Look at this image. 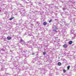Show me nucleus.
Wrapping results in <instances>:
<instances>
[{"mask_svg": "<svg viewBox=\"0 0 76 76\" xmlns=\"http://www.w3.org/2000/svg\"><path fill=\"white\" fill-rule=\"evenodd\" d=\"M74 36L75 37H76V35H75Z\"/></svg>", "mask_w": 76, "mask_h": 76, "instance_id": "45", "label": "nucleus"}, {"mask_svg": "<svg viewBox=\"0 0 76 76\" xmlns=\"http://www.w3.org/2000/svg\"><path fill=\"white\" fill-rule=\"evenodd\" d=\"M24 41H23L22 42H21V44H22V45H23V43H24Z\"/></svg>", "mask_w": 76, "mask_h": 76, "instance_id": "24", "label": "nucleus"}, {"mask_svg": "<svg viewBox=\"0 0 76 76\" xmlns=\"http://www.w3.org/2000/svg\"><path fill=\"white\" fill-rule=\"evenodd\" d=\"M53 31L55 32H57V30L58 29L57 27L55 26H54L53 28Z\"/></svg>", "mask_w": 76, "mask_h": 76, "instance_id": "3", "label": "nucleus"}, {"mask_svg": "<svg viewBox=\"0 0 76 76\" xmlns=\"http://www.w3.org/2000/svg\"><path fill=\"white\" fill-rule=\"evenodd\" d=\"M25 76V75H23V76Z\"/></svg>", "mask_w": 76, "mask_h": 76, "instance_id": "47", "label": "nucleus"}, {"mask_svg": "<svg viewBox=\"0 0 76 76\" xmlns=\"http://www.w3.org/2000/svg\"><path fill=\"white\" fill-rule=\"evenodd\" d=\"M28 36H32V34L30 32H28Z\"/></svg>", "mask_w": 76, "mask_h": 76, "instance_id": "13", "label": "nucleus"}, {"mask_svg": "<svg viewBox=\"0 0 76 76\" xmlns=\"http://www.w3.org/2000/svg\"><path fill=\"white\" fill-rule=\"evenodd\" d=\"M18 65H17V66H15L14 67V69H19V68H18Z\"/></svg>", "mask_w": 76, "mask_h": 76, "instance_id": "10", "label": "nucleus"}, {"mask_svg": "<svg viewBox=\"0 0 76 76\" xmlns=\"http://www.w3.org/2000/svg\"><path fill=\"white\" fill-rule=\"evenodd\" d=\"M33 46L34 47L37 48V44H34L33 45Z\"/></svg>", "mask_w": 76, "mask_h": 76, "instance_id": "14", "label": "nucleus"}, {"mask_svg": "<svg viewBox=\"0 0 76 76\" xmlns=\"http://www.w3.org/2000/svg\"><path fill=\"white\" fill-rule=\"evenodd\" d=\"M45 47H48V45H46L45 46Z\"/></svg>", "mask_w": 76, "mask_h": 76, "instance_id": "46", "label": "nucleus"}, {"mask_svg": "<svg viewBox=\"0 0 76 76\" xmlns=\"http://www.w3.org/2000/svg\"><path fill=\"white\" fill-rule=\"evenodd\" d=\"M15 18L13 17H11V18L10 19V20H12L13 19H14Z\"/></svg>", "mask_w": 76, "mask_h": 76, "instance_id": "22", "label": "nucleus"}, {"mask_svg": "<svg viewBox=\"0 0 76 76\" xmlns=\"http://www.w3.org/2000/svg\"><path fill=\"white\" fill-rule=\"evenodd\" d=\"M21 1H23V2L24 3H25V4H28V3H29V4H30L31 5H32V3L31 1H30L29 2H28L25 0H21Z\"/></svg>", "mask_w": 76, "mask_h": 76, "instance_id": "5", "label": "nucleus"}, {"mask_svg": "<svg viewBox=\"0 0 76 76\" xmlns=\"http://www.w3.org/2000/svg\"><path fill=\"white\" fill-rule=\"evenodd\" d=\"M43 55H45V54H46V52H44L43 53Z\"/></svg>", "mask_w": 76, "mask_h": 76, "instance_id": "30", "label": "nucleus"}, {"mask_svg": "<svg viewBox=\"0 0 76 76\" xmlns=\"http://www.w3.org/2000/svg\"><path fill=\"white\" fill-rule=\"evenodd\" d=\"M37 61V58H34L33 59V60L31 61L32 63H34L35 61Z\"/></svg>", "mask_w": 76, "mask_h": 76, "instance_id": "7", "label": "nucleus"}, {"mask_svg": "<svg viewBox=\"0 0 76 76\" xmlns=\"http://www.w3.org/2000/svg\"><path fill=\"white\" fill-rule=\"evenodd\" d=\"M2 38H3V39H4V38H6V37H3Z\"/></svg>", "mask_w": 76, "mask_h": 76, "instance_id": "42", "label": "nucleus"}, {"mask_svg": "<svg viewBox=\"0 0 76 76\" xmlns=\"http://www.w3.org/2000/svg\"><path fill=\"white\" fill-rule=\"evenodd\" d=\"M36 55H38V54H36Z\"/></svg>", "mask_w": 76, "mask_h": 76, "instance_id": "54", "label": "nucleus"}, {"mask_svg": "<svg viewBox=\"0 0 76 76\" xmlns=\"http://www.w3.org/2000/svg\"><path fill=\"white\" fill-rule=\"evenodd\" d=\"M32 41H29L27 42V46L28 48H31L32 47V45H31Z\"/></svg>", "mask_w": 76, "mask_h": 76, "instance_id": "2", "label": "nucleus"}, {"mask_svg": "<svg viewBox=\"0 0 76 76\" xmlns=\"http://www.w3.org/2000/svg\"><path fill=\"white\" fill-rule=\"evenodd\" d=\"M37 48H38V50L40 51L41 50V47H42V46L39 44L37 45Z\"/></svg>", "mask_w": 76, "mask_h": 76, "instance_id": "6", "label": "nucleus"}, {"mask_svg": "<svg viewBox=\"0 0 76 76\" xmlns=\"http://www.w3.org/2000/svg\"><path fill=\"white\" fill-rule=\"evenodd\" d=\"M25 35H26V33H25Z\"/></svg>", "mask_w": 76, "mask_h": 76, "instance_id": "50", "label": "nucleus"}, {"mask_svg": "<svg viewBox=\"0 0 76 76\" xmlns=\"http://www.w3.org/2000/svg\"><path fill=\"white\" fill-rule=\"evenodd\" d=\"M63 47L64 48H66L67 47V45L66 44H65L63 46Z\"/></svg>", "mask_w": 76, "mask_h": 76, "instance_id": "11", "label": "nucleus"}, {"mask_svg": "<svg viewBox=\"0 0 76 76\" xmlns=\"http://www.w3.org/2000/svg\"><path fill=\"white\" fill-rule=\"evenodd\" d=\"M55 20H56V21H58V19H55Z\"/></svg>", "mask_w": 76, "mask_h": 76, "instance_id": "39", "label": "nucleus"}, {"mask_svg": "<svg viewBox=\"0 0 76 76\" xmlns=\"http://www.w3.org/2000/svg\"><path fill=\"white\" fill-rule=\"evenodd\" d=\"M5 61V60H3V62L4 61Z\"/></svg>", "mask_w": 76, "mask_h": 76, "instance_id": "48", "label": "nucleus"}, {"mask_svg": "<svg viewBox=\"0 0 76 76\" xmlns=\"http://www.w3.org/2000/svg\"><path fill=\"white\" fill-rule=\"evenodd\" d=\"M5 74L6 75V76H7V75H9V73H5Z\"/></svg>", "mask_w": 76, "mask_h": 76, "instance_id": "38", "label": "nucleus"}, {"mask_svg": "<svg viewBox=\"0 0 76 76\" xmlns=\"http://www.w3.org/2000/svg\"><path fill=\"white\" fill-rule=\"evenodd\" d=\"M42 62L41 61H38V62H37V64L38 65H40V64H42Z\"/></svg>", "mask_w": 76, "mask_h": 76, "instance_id": "8", "label": "nucleus"}, {"mask_svg": "<svg viewBox=\"0 0 76 76\" xmlns=\"http://www.w3.org/2000/svg\"><path fill=\"white\" fill-rule=\"evenodd\" d=\"M22 41H23V39H21L20 40V42H22Z\"/></svg>", "mask_w": 76, "mask_h": 76, "instance_id": "33", "label": "nucleus"}, {"mask_svg": "<svg viewBox=\"0 0 76 76\" xmlns=\"http://www.w3.org/2000/svg\"><path fill=\"white\" fill-rule=\"evenodd\" d=\"M29 0H28V1H29Z\"/></svg>", "mask_w": 76, "mask_h": 76, "instance_id": "57", "label": "nucleus"}, {"mask_svg": "<svg viewBox=\"0 0 76 76\" xmlns=\"http://www.w3.org/2000/svg\"><path fill=\"white\" fill-rule=\"evenodd\" d=\"M36 3H37V4H40L39 2H36Z\"/></svg>", "mask_w": 76, "mask_h": 76, "instance_id": "36", "label": "nucleus"}, {"mask_svg": "<svg viewBox=\"0 0 76 76\" xmlns=\"http://www.w3.org/2000/svg\"><path fill=\"white\" fill-rule=\"evenodd\" d=\"M24 62H25V63H26V60H24Z\"/></svg>", "mask_w": 76, "mask_h": 76, "instance_id": "43", "label": "nucleus"}, {"mask_svg": "<svg viewBox=\"0 0 76 76\" xmlns=\"http://www.w3.org/2000/svg\"><path fill=\"white\" fill-rule=\"evenodd\" d=\"M58 66H61V63L60 62H59L58 63Z\"/></svg>", "mask_w": 76, "mask_h": 76, "instance_id": "18", "label": "nucleus"}, {"mask_svg": "<svg viewBox=\"0 0 76 76\" xmlns=\"http://www.w3.org/2000/svg\"><path fill=\"white\" fill-rule=\"evenodd\" d=\"M5 65H6V64H2V67H4L5 66Z\"/></svg>", "mask_w": 76, "mask_h": 76, "instance_id": "19", "label": "nucleus"}, {"mask_svg": "<svg viewBox=\"0 0 76 76\" xmlns=\"http://www.w3.org/2000/svg\"><path fill=\"white\" fill-rule=\"evenodd\" d=\"M14 3H16V2H15V1H14Z\"/></svg>", "mask_w": 76, "mask_h": 76, "instance_id": "51", "label": "nucleus"}, {"mask_svg": "<svg viewBox=\"0 0 76 76\" xmlns=\"http://www.w3.org/2000/svg\"><path fill=\"white\" fill-rule=\"evenodd\" d=\"M33 10V9H31V10Z\"/></svg>", "mask_w": 76, "mask_h": 76, "instance_id": "49", "label": "nucleus"}, {"mask_svg": "<svg viewBox=\"0 0 76 76\" xmlns=\"http://www.w3.org/2000/svg\"><path fill=\"white\" fill-rule=\"evenodd\" d=\"M70 66H67V69L68 70H69L70 69Z\"/></svg>", "mask_w": 76, "mask_h": 76, "instance_id": "20", "label": "nucleus"}, {"mask_svg": "<svg viewBox=\"0 0 76 76\" xmlns=\"http://www.w3.org/2000/svg\"><path fill=\"white\" fill-rule=\"evenodd\" d=\"M61 20H62V21H63V22H65V20L63 19H62Z\"/></svg>", "mask_w": 76, "mask_h": 76, "instance_id": "32", "label": "nucleus"}, {"mask_svg": "<svg viewBox=\"0 0 76 76\" xmlns=\"http://www.w3.org/2000/svg\"><path fill=\"white\" fill-rule=\"evenodd\" d=\"M0 71H1V69H0Z\"/></svg>", "mask_w": 76, "mask_h": 76, "instance_id": "53", "label": "nucleus"}, {"mask_svg": "<svg viewBox=\"0 0 76 76\" xmlns=\"http://www.w3.org/2000/svg\"><path fill=\"white\" fill-rule=\"evenodd\" d=\"M51 22H52V20H49V23H51Z\"/></svg>", "mask_w": 76, "mask_h": 76, "instance_id": "31", "label": "nucleus"}, {"mask_svg": "<svg viewBox=\"0 0 76 76\" xmlns=\"http://www.w3.org/2000/svg\"><path fill=\"white\" fill-rule=\"evenodd\" d=\"M7 39H8V40H10V39H11L12 37H7Z\"/></svg>", "mask_w": 76, "mask_h": 76, "instance_id": "15", "label": "nucleus"}, {"mask_svg": "<svg viewBox=\"0 0 76 76\" xmlns=\"http://www.w3.org/2000/svg\"><path fill=\"white\" fill-rule=\"evenodd\" d=\"M21 13L22 14V16H25L26 15V11H25V10H21Z\"/></svg>", "mask_w": 76, "mask_h": 76, "instance_id": "4", "label": "nucleus"}, {"mask_svg": "<svg viewBox=\"0 0 76 76\" xmlns=\"http://www.w3.org/2000/svg\"><path fill=\"white\" fill-rule=\"evenodd\" d=\"M1 50H2V51H5L3 49H2Z\"/></svg>", "mask_w": 76, "mask_h": 76, "instance_id": "41", "label": "nucleus"}, {"mask_svg": "<svg viewBox=\"0 0 76 76\" xmlns=\"http://www.w3.org/2000/svg\"><path fill=\"white\" fill-rule=\"evenodd\" d=\"M28 20H27L26 21V22H28Z\"/></svg>", "mask_w": 76, "mask_h": 76, "instance_id": "44", "label": "nucleus"}, {"mask_svg": "<svg viewBox=\"0 0 76 76\" xmlns=\"http://www.w3.org/2000/svg\"><path fill=\"white\" fill-rule=\"evenodd\" d=\"M63 10H66V8H64L63 9Z\"/></svg>", "mask_w": 76, "mask_h": 76, "instance_id": "37", "label": "nucleus"}, {"mask_svg": "<svg viewBox=\"0 0 76 76\" xmlns=\"http://www.w3.org/2000/svg\"><path fill=\"white\" fill-rule=\"evenodd\" d=\"M19 50L21 51V52H17L18 54L19 55L20 57L17 56L15 57V59L14 58H11V61L12 62H19L18 60H19L20 57H23V56H25L26 58H28L29 57V55L27 54V53H28V51L27 50H25L23 49H21Z\"/></svg>", "mask_w": 76, "mask_h": 76, "instance_id": "1", "label": "nucleus"}, {"mask_svg": "<svg viewBox=\"0 0 76 76\" xmlns=\"http://www.w3.org/2000/svg\"><path fill=\"white\" fill-rule=\"evenodd\" d=\"M43 25L45 26L46 25H47V22H44V23H43Z\"/></svg>", "mask_w": 76, "mask_h": 76, "instance_id": "17", "label": "nucleus"}, {"mask_svg": "<svg viewBox=\"0 0 76 76\" xmlns=\"http://www.w3.org/2000/svg\"><path fill=\"white\" fill-rule=\"evenodd\" d=\"M75 36H74L73 37H72V39H75Z\"/></svg>", "mask_w": 76, "mask_h": 76, "instance_id": "40", "label": "nucleus"}, {"mask_svg": "<svg viewBox=\"0 0 76 76\" xmlns=\"http://www.w3.org/2000/svg\"><path fill=\"white\" fill-rule=\"evenodd\" d=\"M23 44H24V45H26L27 46V43L25 42H24L23 43Z\"/></svg>", "mask_w": 76, "mask_h": 76, "instance_id": "27", "label": "nucleus"}, {"mask_svg": "<svg viewBox=\"0 0 76 76\" xmlns=\"http://www.w3.org/2000/svg\"><path fill=\"white\" fill-rule=\"evenodd\" d=\"M1 71H6V70L5 68L2 67V68H1Z\"/></svg>", "mask_w": 76, "mask_h": 76, "instance_id": "9", "label": "nucleus"}, {"mask_svg": "<svg viewBox=\"0 0 76 76\" xmlns=\"http://www.w3.org/2000/svg\"><path fill=\"white\" fill-rule=\"evenodd\" d=\"M63 72L64 73H65L66 72V71L65 69H63Z\"/></svg>", "mask_w": 76, "mask_h": 76, "instance_id": "28", "label": "nucleus"}, {"mask_svg": "<svg viewBox=\"0 0 76 76\" xmlns=\"http://www.w3.org/2000/svg\"><path fill=\"white\" fill-rule=\"evenodd\" d=\"M73 42L72 41H70L69 42V44H72Z\"/></svg>", "mask_w": 76, "mask_h": 76, "instance_id": "16", "label": "nucleus"}, {"mask_svg": "<svg viewBox=\"0 0 76 76\" xmlns=\"http://www.w3.org/2000/svg\"><path fill=\"white\" fill-rule=\"evenodd\" d=\"M16 15H17V13H16V14H15Z\"/></svg>", "mask_w": 76, "mask_h": 76, "instance_id": "55", "label": "nucleus"}, {"mask_svg": "<svg viewBox=\"0 0 76 76\" xmlns=\"http://www.w3.org/2000/svg\"><path fill=\"white\" fill-rule=\"evenodd\" d=\"M10 54H12V51L11 50H10Z\"/></svg>", "mask_w": 76, "mask_h": 76, "instance_id": "29", "label": "nucleus"}, {"mask_svg": "<svg viewBox=\"0 0 76 76\" xmlns=\"http://www.w3.org/2000/svg\"><path fill=\"white\" fill-rule=\"evenodd\" d=\"M0 11H1V10H0Z\"/></svg>", "mask_w": 76, "mask_h": 76, "instance_id": "56", "label": "nucleus"}, {"mask_svg": "<svg viewBox=\"0 0 76 76\" xmlns=\"http://www.w3.org/2000/svg\"><path fill=\"white\" fill-rule=\"evenodd\" d=\"M16 4H17V5H19V4L20 5H22V4H20L19 3V2H17L16 3Z\"/></svg>", "mask_w": 76, "mask_h": 76, "instance_id": "21", "label": "nucleus"}, {"mask_svg": "<svg viewBox=\"0 0 76 76\" xmlns=\"http://www.w3.org/2000/svg\"><path fill=\"white\" fill-rule=\"evenodd\" d=\"M4 41H6V39H7L6 38H4Z\"/></svg>", "mask_w": 76, "mask_h": 76, "instance_id": "35", "label": "nucleus"}, {"mask_svg": "<svg viewBox=\"0 0 76 76\" xmlns=\"http://www.w3.org/2000/svg\"><path fill=\"white\" fill-rule=\"evenodd\" d=\"M36 53V52H34V53H32L31 54L32 55H33V56H34V55H35Z\"/></svg>", "mask_w": 76, "mask_h": 76, "instance_id": "25", "label": "nucleus"}, {"mask_svg": "<svg viewBox=\"0 0 76 76\" xmlns=\"http://www.w3.org/2000/svg\"><path fill=\"white\" fill-rule=\"evenodd\" d=\"M31 70H33V69H34V67H33L32 66H31Z\"/></svg>", "mask_w": 76, "mask_h": 76, "instance_id": "26", "label": "nucleus"}, {"mask_svg": "<svg viewBox=\"0 0 76 76\" xmlns=\"http://www.w3.org/2000/svg\"><path fill=\"white\" fill-rule=\"evenodd\" d=\"M45 45H46V44H45Z\"/></svg>", "mask_w": 76, "mask_h": 76, "instance_id": "58", "label": "nucleus"}, {"mask_svg": "<svg viewBox=\"0 0 76 76\" xmlns=\"http://www.w3.org/2000/svg\"><path fill=\"white\" fill-rule=\"evenodd\" d=\"M49 7H52L51 6V5H49Z\"/></svg>", "mask_w": 76, "mask_h": 76, "instance_id": "34", "label": "nucleus"}, {"mask_svg": "<svg viewBox=\"0 0 76 76\" xmlns=\"http://www.w3.org/2000/svg\"><path fill=\"white\" fill-rule=\"evenodd\" d=\"M71 22H75V19H72V20L71 21Z\"/></svg>", "mask_w": 76, "mask_h": 76, "instance_id": "23", "label": "nucleus"}, {"mask_svg": "<svg viewBox=\"0 0 76 76\" xmlns=\"http://www.w3.org/2000/svg\"><path fill=\"white\" fill-rule=\"evenodd\" d=\"M31 5H27L26 6V8H30V7H32V6H31Z\"/></svg>", "mask_w": 76, "mask_h": 76, "instance_id": "12", "label": "nucleus"}, {"mask_svg": "<svg viewBox=\"0 0 76 76\" xmlns=\"http://www.w3.org/2000/svg\"><path fill=\"white\" fill-rule=\"evenodd\" d=\"M36 8H38V7H36Z\"/></svg>", "mask_w": 76, "mask_h": 76, "instance_id": "52", "label": "nucleus"}]
</instances>
